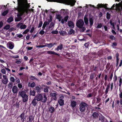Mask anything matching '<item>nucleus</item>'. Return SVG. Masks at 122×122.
Here are the masks:
<instances>
[{"label":"nucleus","mask_w":122,"mask_h":122,"mask_svg":"<svg viewBox=\"0 0 122 122\" xmlns=\"http://www.w3.org/2000/svg\"><path fill=\"white\" fill-rule=\"evenodd\" d=\"M55 24L53 22H51L48 28L49 29H52L53 28Z\"/></svg>","instance_id":"cd10ccee"},{"label":"nucleus","mask_w":122,"mask_h":122,"mask_svg":"<svg viewBox=\"0 0 122 122\" xmlns=\"http://www.w3.org/2000/svg\"><path fill=\"white\" fill-rule=\"evenodd\" d=\"M26 27V26L25 25H22L20 27V28L21 29H25Z\"/></svg>","instance_id":"f704fd0d"},{"label":"nucleus","mask_w":122,"mask_h":122,"mask_svg":"<svg viewBox=\"0 0 122 122\" xmlns=\"http://www.w3.org/2000/svg\"><path fill=\"white\" fill-rule=\"evenodd\" d=\"M117 80V76L115 74L114 75V77H113V81L115 82Z\"/></svg>","instance_id":"13d9d810"},{"label":"nucleus","mask_w":122,"mask_h":122,"mask_svg":"<svg viewBox=\"0 0 122 122\" xmlns=\"http://www.w3.org/2000/svg\"><path fill=\"white\" fill-rule=\"evenodd\" d=\"M69 18V16L68 15H66L64 18V19L66 22H67Z\"/></svg>","instance_id":"de8ad7c7"},{"label":"nucleus","mask_w":122,"mask_h":122,"mask_svg":"<svg viewBox=\"0 0 122 122\" xmlns=\"http://www.w3.org/2000/svg\"><path fill=\"white\" fill-rule=\"evenodd\" d=\"M35 85H36L34 82H33L31 83L30 86L32 87H33L35 86Z\"/></svg>","instance_id":"bf43d9fd"},{"label":"nucleus","mask_w":122,"mask_h":122,"mask_svg":"<svg viewBox=\"0 0 122 122\" xmlns=\"http://www.w3.org/2000/svg\"><path fill=\"white\" fill-rule=\"evenodd\" d=\"M19 91V89L16 86H14L12 88V92L14 94H17Z\"/></svg>","instance_id":"1a4fd4ad"},{"label":"nucleus","mask_w":122,"mask_h":122,"mask_svg":"<svg viewBox=\"0 0 122 122\" xmlns=\"http://www.w3.org/2000/svg\"><path fill=\"white\" fill-rule=\"evenodd\" d=\"M10 80L11 81L13 82H14L15 81V79L13 77H11L10 78Z\"/></svg>","instance_id":"c03bdc74"},{"label":"nucleus","mask_w":122,"mask_h":122,"mask_svg":"<svg viewBox=\"0 0 122 122\" xmlns=\"http://www.w3.org/2000/svg\"><path fill=\"white\" fill-rule=\"evenodd\" d=\"M43 30V29H42V30H41L39 33L41 35H43L45 33V31H44L43 30Z\"/></svg>","instance_id":"0e129e2a"},{"label":"nucleus","mask_w":122,"mask_h":122,"mask_svg":"<svg viewBox=\"0 0 122 122\" xmlns=\"http://www.w3.org/2000/svg\"><path fill=\"white\" fill-rule=\"evenodd\" d=\"M99 114L96 112H94L92 113V116L93 118H96L98 117Z\"/></svg>","instance_id":"a878e982"},{"label":"nucleus","mask_w":122,"mask_h":122,"mask_svg":"<svg viewBox=\"0 0 122 122\" xmlns=\"http://www.w3.org/2000/svg\"><path fill=\"white\" fill-rule=\"evenodd\" d=\"M64 98V97L63 95L59 97L58 102L61 106H63L64 104V100H63Z\"/></svg>","instance_id":"423d86ee"},{"label":"nucleus","mask_w":122,"mask_h":122,"mask_svg":"<svg viewBox=\"0 0 122 122\" xmlns=\"http://www.w3.org/2000/svg\"><path fill=\"white\" fill-rule=\"evenodd\" d=\"M89 22L90 23V26L91 27L93 24V20L92 17L90 18L89 19Z\"/></svg>","instance_id":"c85d7f7f"},{"label":"nucleus","mask_w":122,"mask_h":122,"mask_svg":"<svg viewBox=\"0 0 122 122\" xmlns=\"http://www.w3.org/2000/svg\"><path fill=\"white\" fill-rule=\"evenodd\" d=\"M29 78L32 80H35L38 81H39V80L38 79L36 78L35 76H30Z\"/></svg>","instance_id":"5701e85b"},{"label":"nucleus","mask_w":122,"mask_h":122,"mask_svg":"<svg viewBox=\"0 0 122 122\" xmlns=\"http://www.w3.org/2000/svg\"><path fill=\"white\" fill-rule=\"evenodd\" d=\"M88 104L84 102H81L79 105V109L81 112H84L88 107Z\"/></svg>","instance_id":"20e7f679"},{"label":"nucleus","mask_w":122,"mask_h":122,"mask_svg":"<svg viewBox=\"0 0 122 122\" xmlns=\"http://www.w3.org/2000/svg\"><path fill=\"white\" fill-rule=\"evenodd\" d=\"M50 19H49L48 21H47L48 22H49V24L50 22L52 21V17L51 15H50L49 17Z\"/></svg>","instance_id":"8fccbe9b"},{"label":"nucleus","mask_w":122,"mask_h":122,"mask_svg":"<svg viewBox=\"0 0 122 122\" xmlns=\"http://www.w3.org/2000/svg\"><path fill=\"white\" fill-rule=\"evenodd\" d=\"M9 48L10 49H12L14 46V44L12 42L9 43Z\"/></svg>","instance_id":"4be33fe9"},{"label":"nucleus","mask_w":122,"mask_h":122,"mask_svg":"<svg viewBox=\"0 0 122 122\" xmlns=\"http://www.w3.org/2000/svg\"><path fill=\"white\" fill-rule=\"evenodd\" d=\"M18 6L17 7V10L19 12L17 16L21 17L25 13L27 12L26 4H27V0H17Z\"/></svg>","instance_id":"f257e3e1"},{"label":"nucleus","mask_w":122,"mask_h":122,"mask_svg":"<svg viewBox=\"0 0 122 122\" xmlns=\"http://www.w3.org/2000/svg\"><path fill=\"white\" fill-rule=\"evenodd\" d=\"M46 94H44L43 96V98L42 100H41V101L44 103H45L46 102L47 98L46 97Z\"/></svg>","instance_id":"a211bd4d"},{"label":"nucleus","mask_w":122,"mask_h":122,"mask_svg":"<svg viewBox=\"0 0 122 122\" xmlns=\"http://www.w3.org/2000/svg\"><path fill=\"white\" fill-rule=\"evenodd\" d=\"M61 10L62 11L63 10V14L65 15H67L69 14V12H68L65 11V10L63 9H61Z\"/></svg>","instance_id":"58836bf2"},{"label":"nucleus","mask_w":122,"mask_h":122,"mask_svg":"<svg viewBox=\"0 0 122 122\" xmlns=\"http://www.w3.org/2000/svg\"><path fill=\"white\" fill-rule=\"evenodd\" d=\"M18 96L22 97L23 102H26L28 101L29 95L26 94V92L25 91L22 90L19 92H18Z\"/></svg>","instance_id":"7ed1b4c3"},{"label":"nucleus","mask_w":122,"mask_h":122,"mask_svg":"<svg viewBox=\"0 0 122 122\" xmlns=\"http://www.w3.org/2000/svg\"><path fill=\"white\" fill-rule=\"evenodd\" d=\"M92 95L91 93H89L87 96V97L88 98H89L92 97Z\"/></svg>","instance_id":"e2e57ef3"},{"label":"nucleus","mask_w":122,"mask_h":122,"mask_svg":"<svg viewBox=\"0 0 122 122\" xmlns=\"http://www.w3.org/2000/svg\"><path fill=\"white\" fill-rule=\"evenodd\" d=\"M46 87L44 88V91L45 92H48V88H49V87L47 86H46Z\"/></svg>","instance_id":"09e8293b"},{"label":"nucleus","mask_w":122,"mask_h":122,"mask_svg":"<svg viewBox=\"0 0 122 122\" xmlns=\"http://www.w3.org/2000/svg\"><path fill=\"white\" fill-rule=\"evenodd\" d=\"M49 22H48L47 21H45L42 27L43 30H44L46 26L49 25Z\"/></svg>","instance_id":"aec40b11"},{"label":"nucleus","mask_w":122,"mask_h":122,"mask_svg":"<svg viewBox=\"0 0 122 122\" xmlns=\"http://www.w3.org/2000/svg\"><path fill=\"white\" fill-rule=\"evenodd\" d=\"M34 119V117L32 115L30 116L29 117V122H32Z\"/></svg>","instance_id":"bb28decb"},{"label":"nucleus","mask_w":122,"mask_h":122,"mask_svg":"<svg viewBox=\"0 0 122 122\" xmlns=\"http://www.w3.org/2000/svg\"><path fill=\"white\" fill-rule=\"evenodd\" d=\"M56 67L57 68H60V69H61L63 67V66H61L59 65H56Z\"/></svg>","instance_id":"052dcab7"},{"label":"nucleus","mask_w":122,"mask_h":122,"mask_svg":"<svg viewBox=\"0 0 122 122\" xmlns=\"http://www.w3.org/2000/svg\"><path fill=\"white\" fill-rule=\"evenodd\" d=\"M41 88L38 86H37L35 87V90L37 91V93H40L41 92Z\"/></svg>","instance_id":"393cba45"},{"label":"nucleus","mask_w":122,"mask_h":122,"mask_svg":"<svg viewBox=\"0 0 122 122\" xmlns=\"http://www.w3.org/2000/svg\"><path fill=\"white\" fill-rule=\"evenodd\" d=\"M51 96H52L54 100H56L57 99L56 96L57 94L56 93H51L50 94Z\"/></svg>","instance_id":"ddd939ff"},{"label":"nucleus","mask_w":122,"mask_h":122,"mask_svg":"<svg viewBox=\"0 0 122 122\" xmlns=\"http://www.w3.org/2000/svg\"><path fill=\"white\" fill-rule=\"evenodd\" d=\"M43 24L42 22V21H40L39 23V25L38 27V28H39L41 27L42 26V24Z\"/></svg>","instance_id":"6e6d98bb"},{"label":"nucleus","mask_w":122,"mask_h":122,"mask_svg":"<svg viewBox=\"0 0 122 122\" xmlns=\"http://www.w3.org/2000/svg\"><path fill=\"white\" fill-rule=\"evenodd\" d=\"M62 17L60 15H58L57 16L56 18L58 19H61Z\"/></svg>","instance_id":"338daca9"},{"label":"nucleus","mask_w":122,"mask_h":122,"mask_svg":"<svg viewBox=\"0 0 122 122\" xmlns=\"http://www.w3.org/2000/svg\"><path fill=\"white\" fill-rule=\"evenodd\" d=\"M94 73H91L90 77V78L92 80H93L94 78Z\"/></svg>","instance_id":"3c124183"},{"label":"nucleus","mask_w":122,"mask_h":122,"mask_svg":"<svg viewBox=\"0 0 122 122\" xmlns=\"http://www.w3.org/2000/svg\"><path fill=\"white\" fill-rule=\"evenodd\" d=\"M34 90H30V95H32L33 96H35L36 94Z\"/></svg>","instance_id":"b1692460"},{"label":"nucleus","mask_w":122,"mask_h":122,"mask_svg":"<svg viewBox=\"0 0 122 122\" xmlns=\"http://www.w3.org/2000/svg\"><path fill=\"white\" fill-rule=\"evenodd\" d=\"M102 26V24L101 23H99L96 27L97 28H101Z\"/></svg>","instance_id":"ea45409f"},{"label":"nucleus","mask_w":122,"mask_h":122,"mask_svg":"<svg viewBox=\"0 0 122 122\" xmlns=\"http://www.w3.org/2000/svg\"><path fill=\"white\" fill-rule=\"evenodd\" d=\"M35 28L34 27H32L30 31V32L32 33L33 31L34 30Z\"/></svg>","instance_id":"774afa93"},{"label":"nucleus","mask_w":122,"mask_h":122,"mask_svg":"<svg viewBox=\"0 0 122 122\" xmlns=\"http://www.w3.org/2000/svg\"><path fill=\"white\" fill-rule=\"evenodd\" d=\"M49 22H48L47 21H45L42 27L43 30H44L46 26L49 25Z\"/></svg>","instance_id":"412c9836"},{"label":"nucleus","mask_w":122,"mask_h":122,"mask_svg":"<svg viewBox=\"0 0 122 122\" xmlns=\"http://www.w3.org/2000/svg\"><path fill=\"white\" fill-rule=\"evenodd\" d=\"M3 79L2 80V82L3 84H6L8 82V80L7 78V76L5 75H3Z\"/></svg>","instance_id":"0eeeda50"},{"label":"nucleus","mask_w":122,"mask_h":122,"mask_svg":"<svg viewBox=\"0 0 122 122\" xmlns=\"http://www.w3.org/2000/svg\"><path fill=\"white\" fill-rule=\"evenodd\" d=\"M103 4H98L97 5L98 6V8H103Z\"/></svg>","instance_id":"5fc2aeb1"},{"label":"nucleus","mask_w":122,"mask_h":122,"mask_svg":"<svg viewBox=\"0 0 122 122\" xmlns=\"http://www.w3.org/2000/svg\"><path fill=\"white\" fill-rule=\"evenodd\" d=\"M87 15H86L84 17V20L85 23V24L86 25H87L88 24V18L87 17Z\"/></svg>","instance_id":"f3484780"},{"label":"nucleus","mask_w":122,"mask_h":122,"mask_svg":"<svg viewBox=\"0 0 122 122\" xmlns=\"http://www.w3.org/2000/svg\"><path fill=\"white\" fill-rule=\"evenodd\" d=\"M63 44L61 43L60 45L58 46L57 48L55 49V50H56L58 51L59 50H61L63 49Z\"/></svg>","instance_id":"dca6fc26"},{"label":"nucleus","mask_w":122,"mask_h":122,"mask_svg":"<svg viewBox=\"0 0 122 122\" xmlns=\"http://www.w3.org/2000/svg\"><path fill=\"white\" fill-rule=\"evenodd\" d=\"M47 53L49 54H53L54 55L59 56V55L55 52L54 51H47Z\"/></svg>","instance_id":"9b49d317"},{"label":"nucleus","mask_w":122,"mask_h":122,"mask_svg":"<svg viewBox=\"0 0 122 122\" xmlns=\"http://www.w3.org/2000/svg\"><path fill=\"white\" fill-rule=\"evenodd\" d=\"M33 49V47H31L27 46L26 47V49L27 51Z\"/></svg>","instance_id":"49530a36"},{"label":"nucleus","mask_w":122,"mask_h":122,"mask_svg":"<svg viewBox=\"0 0 122 122\" xmlns=\"http://www.w3.org/2000/svg\"><path fill=\"white\" fill-rule=\"evenodd\" d=\"M10 27V25H7L4 27L3 29L4 30H8L9 29Z\"/></svg>","instance_id":"72a5a7b5"},{"label":"nucleus","mask_w":122,"mask_h":122,"mask_svg":"<svg viewBox=\"0 0 122 122\" xmlns=\"http://www.w3.org/2000/svg\"><path fill=\"white\" fill-rule=\"evenodd\" d=\"M84 24V22L82 19H80L76 22V25L79 28H81L82 27Z\"/></svg>","instance_id":"39448f33"},{"label":"nucleus","mask_w":122,"mask_h":122,"mask_svg":"<svg viewBox=\"0 0 122 122\" xmlns=\"http://www.w3.org/2000/svg\"><path fill=\"white\" fill-rule=\"evenodd\" d=\"M116 56L117 58V60L116 61L117 62H119V55L118 53H117L116 54Z\"/></svg>","instance_id":"a19ab883"},{"label":"nucleus","mask_w":122,"mask_h":122,"mask_svg":"<svg viewBox=\"0 0 122 122\" xmlns=\"http://www.w3.org/2000/svg\"><path fill=\"white\" fill-rule=\"evenodd\" d=\"M87 56H84L83 57V59L84 60L86 61V62H88V58Z\"/></svg>","instance_id":"a18cd8bd"},{"label":"nucleus","mask_w":122,"mask_h":122,"mask_svg":"<svg viewBox=\"0 0 122 122\" xmlns=\"http://www.w3.org/2000/svg\"><path fill=\"white\" fill-rule=\"evenodd\" d=\"M49 2H56L60 3H63L68 5L73 6L75 4L76 1L71 0H46Z\"/></svg>","instance_id":"f03ea898"},{"label":"nucleus","mask_w":122,"mask_h":122,"mask_svg":"<svg viewBox=\"0 0 122 122\" xmlns=\"http://www.w3.org/2000/svg\"><path fill=\"white\" fill-rule=\"evenodd\" d=\"M13 20V17H9L7 20V22L8 23H10Z\"/></svg>","instance_id":"2f4dec72"},{"label":"nucleus","mask_w":122,"mask_h":122,"mask_svg":"<svg viewBox=\"0 0 122 122\" xmlns=\"http://www.w3.org/2000/svg\"><path fill=\"white\" fill-rule=\"evenodd\" d=\"M37 101H41L43 98V97L40 94H38L35 97Z\"/></svg>","instance_id":"6e6552de"},{"label":"nucleus","mask_w":122,"mask_h":122,"mask_svg":"<svg viewBox=\"0 0 122 122\" xmlns=\"http://www.w3.org/2000/svg\"><path fill=\"white\" fill-rule=\"evenodd\" d=\"M38 101H37V100L34 98V99L32 101L31 103L33 106H35L38 103Z\"/></svg>","instance_id":"4468645a"},{"label":"nucleus","mask_w":122,"mask_h":122,"mask_svg":"<svg viewBox=\"0 0 122 122\" xmlns=\"http://www.w3.org/2000/svg\"><path fill=\"white\" fill-rule=\"evenodd\" d=\"M31 27V25H30L29 27H28L27 29L23 32V34H26L29 31V30L30 28Z\"/></svg>","instance_id":"c756f323"},{"label":"nucleus","mask_w":122,"mask_h":122,"mask_svg":"<svg viewBox=\"0 0 122 122\" xmlns=\"http://www.w3.org/2000/svg\"><path fill=\"white\" fill-rule=\"evenodd\" d=\"M1 73L3 74H6V71L5 69L3 68L1 70Z\"/></svg>","instance_id":"37998d69"},{"label":"nucleus","mask_w":122,"mask_h":122,"mask_svg":"<svg viewBox=\"0 0 122 122\" xmlns=\"http://www.w3.org/2000/svg\"><path fill=\"white\" fill-rule=\"evenodd\" d=\"M8 10H6L4 11L2 13V15L3 16H5L8 13Z\"/></svg>","instance_id":"e433bc0d"},{"label":"nucleus","mask_w":122,"mask_h":122,"mask_svg":"<svg viewBox=\"0 0 122 122\" xmlns=\"http://www.w3.org/2000/svg\"><path fill=\"white\" fill-rule=\"evenodd\" d=\"M58 31L56 30L52 31L51 32V33L53 34H57L58 33Z\"/></svg>","instance_id":"4d7b16f0"},{"label":"nucleus","mask_w":122,"mask_h":122,"mask_svg":"<svg viewBox=\"0 0 122 122\" xmlns=\"http://www.w3.org/2000/svg\"><path fill=\"white\" fill-rule=\"evenodd\" d=\"M18 86L19 88H21L22 87V86L21 83H19L18 84Z\"/></svg>","instance_id":"69168bd1"},{"label":"nucleus","mask_w":122,"mask_h":122,"mask_svg":"<svg viewBox=\"0 0 122 122\" xmlns=\"http://www.w3.org/2000/svg\"><path fill=\"white\" fill-rule=\"evenodd\" d=\"M106 15L107 19L108 20L109 19H110L111 16L110 14L109 13V12H107V13Z\"/></svg>","instance_id":"c9c22d12"},{"label":"nucleus","mask_w":122,"mask_h":122,"mask_svg":"<svg viewBox=\"0 0 122 122\" xmlns=\"http://www.w3.org/2000/svg\"><path fill=\"white\" fill-rule=\"evenodd\" d=\"M15 80L17 83H20V81L19 78H18L16 76H15Z\"/></svg>","instance_id":"79ce46f5"},{"label":"nucleus","mask_w":122,"mask_h":122,"mask_svg":"<svg viewBox=\"0 0 122 122\" xmlns=\"http://www.w3.org/2000/svg\"><path fill=\"white\" fill-rule=\"evenodd\" d=\"M75 32L74 30L72 29H71L70 30L68 31V34L69 35H71L72 33H74Z\"/></svg>","instance_id":"7c9ffc66"},{"label":"nucleus","mask_w":122,"mask_h":122,"mask_svg":"<svg viewBox=\"0 0 122 122\" xmlns=\"http://www.w3.org/2000/svg\"><path fill=\"white\" fill-rule=\"evenodd\" d=\"M13 83L11 82H10L8 85V87L10 88H11L13 87Z\"/></svg>","instance_id":"4c0bfd02"},{"label":"nucleus","mask_w":122,"mask_h":122,"mask_svg":"<svg viewBox=\"0 0 122 122\" xmlns=\"http://www.w3.org/2000/svg\"><path fill=\"white\" fill-rule=\"evenodd\" d=\"M77 103L75 101H71V107L73 108L76 107V105Z\"/></svg>","instance_id":"6ab92c4d"},{"label":"nucleus","mask_w":122,"mask_h":122,"mask_svg":"<svg viewBox=\"0 0 122 122\" xmlns=\"http://www.w3.org/2000/svg\"><path fill=\"white\" fill-rule=\"evenodd\" d=\"M22 18L21 17H17L15 18V21L16 22L19 21L22 19Z\"/></svg>","instance_id":"473e14b6"},{"label":"nucleus","mask_w":122,"mask_h":122,"mask_svg":"<svg viewBox=\"0 0 122 122\" xmlns=\"http://www.w3.org/2000/svg\"><path fill=\"white\" fill-rule=\"evenodd\" d=\"M68 24L70 28H73L74 27V23L71 21H69L68 22Z\"/></svg>","instance_id":"f8f14e48"},{"label":"nucleus","mask_w":122,"mask_h":122,"mask_svg":"<svg viewBox=\"0 0 122 122\" xmlns=\"http://www.w3.org/2000/svg\"><path fill=\"white\" fill-rule=\"evenodd\" d=\"M119 86L121 87V85L122 84V79L121 78H120L119 80Z\"/></svg>","instance_id":"864d4df0"},{"label":"nucleus","mask_w":122,"mask_h":122,"mask_svg":"<svg viewBox=\"0 0 122 122\" xmlns=\"http://www.w3.org/2000/svg\"><path fill=\"white\" fill-rule=\"evenodd\" d=\"M19 117L21 118V120L22 122H24L25 119V113L24 112H23L19 116Z\"/></svg>","instance_id":"9d476101"},{"label":"nucleus","mask_w":122,"mask_h":122,"mask_svg":"<svg viewBox=\"0 0 122 122\" xmlns=\"http://www.w3.org/2000/svg\"><path fill=\"white\" fill-rule=\"evenodd\" d=\"M97 99V102L96 103H99V102H100L101 101V98L100 97H97L96 98Z\"/></svg>","instance_id":"680f3d73"},{"label":"nucleus","mask_w":122,"mask_h":122,"mask_svg":"<svg viewBox=\"0 0 122 122\" xmlns=\"http://www.w3.org/2000/svg\"><path fill=\"white\" fill-rule=\"evenodd\" d=\"M49 111L50 113H52L54 112L55 109L52 106H51L49 108Z\"/></svg>","instance_id":"2eb2a0df"},{"label":"nucleus","mask_w":122,"mask_h":122,"mask_svg":"<svg viewBox=\"0 0 122 122\" xmlns=\"http://www.w3.org/2000/svg\"><path fill=\"white\" fill-rule=\"evenodd\" d=\"M109 38L111 39L112 40L115 39V37L113 35H111L110 36Z\"/></svg>","instance_id":"603ef678"}]
</instances>
